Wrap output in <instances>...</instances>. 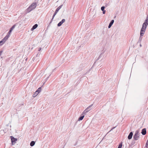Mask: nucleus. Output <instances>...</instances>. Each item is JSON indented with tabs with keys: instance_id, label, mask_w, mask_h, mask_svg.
<instances>
[{
	"instance_id": "obj_1",
	"label": "nucleus",
	"mask_w": 148,
	"mask_h": 148,
	"mask_svg": "<svg viewBox=\"0 0 148 148\" xmlns=\"http://www.w3.org/2000/svg\"><path fill=\"white\" fill-rule=\"evenodd\" d=\"M36 6V3H33L27 9V12H29L32 10L34 9Z\"/></svg>"
},
{
	"instance_id": "obj_2",
	"label": "nucleus",
	"mask_w": 148,
	"mask_h": 148,
	"mask_svg": "<svg viewBox=\"0 0 148 148\" xmlns=\"http://www.w3.org/2000/svg\"><path fill=\"white\" fill-rule=\"evenodd\" d=\"M139 131L138 130L135 132V134L133 136V138L135 140H137L139 138Z\"/></svg>"
},
{
	"instance_id": "obj_3",
	"label": "nucleus",
	"mask_w": 148,
	"mask_h": 148,
	"mask_svg": "<svg viewBox=\"0 0 148 148\" xmlns=\"http://www.w3.org/2000/svg\"><path fill=\"white\" fill-rule=\"evenodd\" d=\"M92 105L93 104H92L87 107L82 112V114L86 115L87 112L90 111L91 109V108Z\"/></svg>"
},
{
	"instance_id": "obj_4",
	"label": "nucleus",
	"mask_w": 148,
	"mask_h": 148,
	"mask_svg": "<svg viewBox=\"0 0 148 148\" xmlns=\"http://www.w3.org/2000/svg\"><path fill=\"white\" fill-rule=\"evenodd\" d=\"M62 5H61L60 6L58 7L56 9L55 13H54V14L52 18V19L51 20V22L50 23L52 22V21L53 20V19L55 16L56 15V14L59 11V10H60V9L62 8Z\"/></svg>"
},
{
	"instance_id": "obj_5",
	"label": "nucleus",
	"mask_w": 148,
	"mask_h": 148,
	"mask_svg": "<svg viewBox=\"0 0 148 148\" xmlns=\"http://www.w3.org/2000/svg\"><path fill=\"white\" fill-rule=\"evenodd\" d=\"M145 31H144V32H142V33H143V34H142H142L141 35V30L140 31V37H139V39L138 40V43H140V42H141V41L142 40V38H143V37H142V36H143L144 35Z\"/></svg>"
},
{
	"instance_id": "obj_6",
	"label": "nucleus",
	"mask_w": 148,
	"mask_h": 148,
	"mask_svg": "<svg viewBox=\"0 0 148 148\" xmlns=\"http://www.w3.org/2000/svg\"><path fill=\"white\" fill-rule=\"evenodd\" d=\"M65 20L64 19H63L62 20L60 21L58 24V26L60 27V26L65 21Z\"/></svg>"
},
{
	"instance_id": "obj_7",
	"label": "nucleus",
	"mask_w": 148,
	"mask_h": 148,
	"mask_svg": "<svg viewBox=\"0 0 148 148\" xmlns=\"http://www.w3.org/2000/svg\"><path fill=\"white\" fill-rule=\"evenodd\" d=\"M133 135V133L132 132H130V133L128 136L127 138H128V139L129 140L131 139L132 138Z\"/></svg>"
},
{
	"instance_id": "obj_8",
	"label": "nucleus",
	"mask_w": 148,
	"mask_h": 148,
	"mask_svg": "<svg viewBox=\"0 0 148 148\" xmlns=\"http://www.w3.org/2000/svg\"><path fill=\"white\" fill-rule=\"evenodd\" d=\"M141 133L143 135H145L146 133V128H144L143 129Z\"/></svg>"
},
{
	"instance_id": "obj_9",
	"label": "nucleus",
	"mask_w": 148,
	"mask_h": 148,
	"mask_svg": "<svg viewBox=\"0 0 148 148\" xmlns=\"http://www.w3.org/2000/svg\"><path fill=\"white\" fill-rule=\"evenodd\" d=\"M11 140L12 143L15 142L17 140V139L14 138L13 136H11Z\"/></svg>"
},
{
	"instance_id": "obj_10",
	"label": "nucleus",
	"mask_w": 148,
	"mask_h": 148,
	"mask_svg": "<svg viewBox=\"0 0 148 148\" xmlns=\"http://www.w3.org/2000/svg\"><path fill=\"white\" fill-rule=\"evenodd\" d=\"M114 22V20H112L111 21L108 26V27L109 28H110L111 27L112 25H113Z\"/></svg>"
},
{
	"instance_id": "obj_11",
	"label": "nucleus",
	"mask_w": 148,
	"mask_h": 148,
	"mask_svg": "<svg viewBox=\"0 0 148 148\" xmlns=\"http://www.w3.org/2000/svg\"><path fill=\"white\" fill-rule=\"evenodd\" d=\"M9 37V35H7L2 40L4 41V42L6 41L8 39Z\"/></svg>"
},
{
	"instance_id": "obj_12",
	"label": "nucleus",
	"mask_w": 148,
	"mask_h": 148,
	"mask_svg": "<svg viewBox=\"0 0 148 148\" xmlns=\"http://www.w3.org/2000/svg\"><path fill=\"white\" fill-rule=\"evenodd\" d=\"M38 25L37 24H35L32 27V28L31 29V30H33L35 29H36L37 27H38Z\"/></svg>"
},
{
	"instance_id": "obj_13",
	"label": "nucleus",
	"mask_w": 148,
	"mask_h": 148,
	"mask_svg": "<svg viewBox=\"0 0 148 148\" xmlns=\"http://www.w3.org/2000/svg\"><path fill=\"white\" fill-rule=\"evenodd\" d=\"M38 94V92L37 91H36L34 94L33 95V97H36Z\"/></svg>"
},
{
	"instance_id": "obj_14",
	"label": "nucleus",
	"mask_w": 148,
	"mask_h": 148,
	"mask_svg": "<svg viewBox=\"0 0 148 148\" xmlns=\"http://www.w3.org/2000/svg\"><path fill=\"white\" fill-rule=\"evenodd\" d=\"M84 115H83L82 116H80L79 117V118L78 119V120L79 121L82 120L84 118Z\"/></svg>"
},
{
	"instance_id": "obj_15",
	"label": "nucleus",
	"mask_w": 148,
	"mask_h": 148,
	"mask_svg": "<svg viewBox=\"0 0 148 148\" xmlns=\"http://www.w3.org/2000/svg\"><path fill=\"white\" fill-rule=\"evenodd\" d=\"M35 144V142L34 141H32L30 143V145L31 146H33Z\"/></svg>"
},
{
	"instance_id": "obj_16",
	"label": "nucleus",
	"mask_w": 148,
	"mask_h": 148,
	"mask_svg": "<svg viewBox=\"0 0 148 148\" xmlns=\"http://www.w3.org/2000/svg\"><path fill=\"white\" fill-rule=\"evenodd\" d=\"M41 87H39L37 90L36 91H38V93L41 91Z\"/></svg>"
},
{
	"instance_id": "obj_17",
	"label": "nucleus",
	"mask_w": 148,
	"mask_h": 148,
	"mask_svg": "<svg viewBox=\"0 0 148 148\" xmlns=\"http://www.w3.org/2000/svg\"><path fill=\"white\" fill-rule=\"evenodd\" d=\"M15 25H13L10 29V30H11V31H12L14 29V28H15Z\"/></svg>"
},
{
	"instance_id": "obj_18",
	"label": "nucleus",
	"mask_w": 148,
	"mask_h": 148,
	"mask_svg": "<svg viewBox=\"0 0 148 148\" xmlns=\"http://www.w3.org/2000/svg\"><path fill=\"white\" fill-rule=\"evenodd\" d=\"M5 42L3 40L0 41V45H2Z\"/></svg>"
},
{
	"instance_id": "obj_19",
	"label": "nucleus",
	"mask_w": 148,
	"mask_h": 148,
	"mask_svg": "<svg viewBox=\"0 0 148 148\" xmlns=\"http://www.w3.org/2000/svg\"><path fill=\"white\" fill-rule=\"evenodd\" d=\"M145 147L147 148L148 147V139L147 140L145 145Z\"/></svg>"
},
{
	"instance_id": "obj_20",
	"label": "nucleus",
	"mask_w": 148,
	"mask_h": 148,
	"mask_svg": "<svg viewBox=\"0 0 148 148\" xmlns=\"http://www.w3.org/2000/svg\"><path fill=\"white\" fill-rule=\"evenodd\" d=\"M122 143H121L119 145V146H118V148H121V147H122Z\"/></svg>"
},
{
	"instance_id": "obj_21",
	"label": "nucleus",
	"mask_w": 148,
	"mask_h": 148,
	"mask_svg": "<svg viewBox=\"0 0 148 148\" xmlns=\"http://www.w3.org/2000/svg\"><path fill=\"white\" fill-rule=\"evenodd\" d=\"M12 32V31H11V30H10L8 33V34L7 35H9V37L10 35V34H11Z\"/></svg>"
},
{
	"instance_id": "obj_22",
	"label": "nucleus",
	"mask_w": 148,
	"mask_h": 148,
	"mask_svg": "<svg viewBox=\"0 0 148 148\" xmlns=\"http://www.w3.org/2000/svg\"><path fill=\"white\" fill-rule=\"evenodd\" d=\"M105 7L104 6H102L101 8V10L102 11L104 10Z\"/></svg>"
},
{
	"instance_id": "obj_23",
	"label": "nucleus",
	"mask_w": 148,
	"mask_h": 148,
	"mask_svg": "<svg viewBox=\"0 0 148 148\" xmlns=\"http://www.w3.org/2000/svg\"><path fill=\"white\" fill-rule=\"evenodd\" d=\"M3 52V51H0V56L1 55L2 53Z\"/></svg>"
},
{
	"instance_id": "obj_24",
	"label": "nucleus",
	"mask_w": 148,
	"mask_h": 148,
	"mask_svg": "<svg viewBox=\"0 0 148 148\" xmlns=\"http://www.w3.org/2000/svg\"><path fill=\"white\" fill-rule=\"evenodd\" d=\"M103 11V14H105V12H106V11L104 10H103L102 11Z\"/></svg>"
},
{
	"instance_id": "obj_25",
	"label": "nucleus",
	"mask_w": 148,
	"mask_h": 148,
	"mask_svg": "<svg viewBox=\"0 0 148 148\" xmlns=\"http://www.w3.org/2000/svg\"><path fill=\"white\" fill-rule=\"evenodd\" d=\"M41 48H39L38 49V51H40L41 50Z\"/></svg>"
},
{
	"instance_id": "obj_26",
	"label": "nucleus",
	"mask_w": 148,
	"mask_h": 148,
	"mask_svg": "<svg viewBox=\"0 0 148 148\" xmlns=\"http://www.w3.org/2000/svg\"><path fill=\"white\" fill-rule=\"evenodd\" d=\"M115 128V127H113L112 128V129H111V130H110V131H111V130H112L113 129H114V128Z\"/></svg>"
},
{
	"instance_id": "obj_27",
	"label": "nucleus",
	"mask_w": 148,
	"mask_h": 148,
	"mask_svg": "<svg viewBox=\"0 0 148 148\" xmlns=\"http://www.w3.org/2000/svg\"><path fill=\"white\" fill-rule=\"evenodd\" d=\"M140 47H141V46H142V45H141V44L140 45Z\"/></svg>"
}]
</instances>
